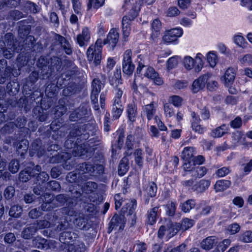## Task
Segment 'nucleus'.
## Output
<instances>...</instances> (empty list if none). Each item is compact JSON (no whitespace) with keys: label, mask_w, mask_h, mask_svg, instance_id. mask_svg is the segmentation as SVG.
Wrapping results in <instances>:
<instances>
[{"label":"nucleus","mask_w":252,"mask_h":252,"mask_svg":"<svg viewBox=\"0 0 252 252\" xmlns=\"http://www.w3.org/2000/svg\"><path fill=\"white\" fill-rule=\"evenodd\" d=\"M25 23H26L25 20H22L18 22V33L22 38H24L25 36L28 35L31 31V26L29 25H25ZM27 23L28 24V22H27Z\"/></svg>","instance_id":"nucleus-24"},{"label":"nucleus","mask_w":252,"mask_h":252,"mask_svg":"<svg viewBox=\"0 0 252 252\" xmlns=\"http://www.w3.org/2000/svg\"><path fill=\"white\" fill-rule=\"evenodd\" d=\"M128 168V159L124 157L121 160L118 166V172L119 175L123 176L127 172Z\"/></svg>","instance_id":"nucleus-32"},{"label":"nucleus","mask_w":252,"mask_h":252,"mask_svg":"<svg viewBox=\"0 0 252 252\" xmlns=\"http://www.w3.org/2000/svg\"><path fill=\"white\" fill-rule=\"evenodd\" d=\"M17 47H4L3 45H0V48L2 51L4 57L6 59L11 58L14 55V51Z\"/></svg>","instance_id":"nucleus-46"},{"label":"nucleus","mask_w":252,"mask_h":252,"mask_svg":"<svg viewBox=\"0 0 252 252\" xmlns=\"http://www.w3.org/2000/svg\"><path fill=\"white\" fill-rule=\"evenodd\" d=\"M210 186V181L208 180H201L193 185L191 189L193 191L202 193L206 190Z\"/></svg>","instance_id":"nucleus-22"},{"label":"nucleus","mask_w":252,"mask_h":252,"mask_svg":"<svg viewBox=\"0 0 252 252\" xmlns=\"http://www.w3.org/2000/svg\"><path fill=\"white\" fill-rule=\"evenodd\" d=\"M230 185L231 182L229 180H219L216 183L214 189L217 192L223 191L228 188Z\"/></svg>","instance_id":"nucleus-30"},{"label":"nucleus","mask_w":252,"mask_h":252,"mask_svg":"<svg viewBox=\"0 0 252 252\" xmlns=\"http://www.w3.org/2000/svg\"><path fill=\"white\" fill-rule=\"evenodd\" d=\"M183 62L185 68L188 70H190L194 65V59L189 56L185 57Z\"/></svg>","instance_id":"nucleus-62"},{"label":"nucleus","mask_w":252,"mask_h":252,"mask_svg":"<svg viewBox=\"0 0 252 252\" xmlns=\"http://www.w3.org/2000/svg\"><path fill=\"white\" fill-rule=\"evenodd\" d=\"M148 194L151 197H155L157 191V187L154 182H150L147 188Z\"/></svg>","instance_id":"nucleus-54"},{"label":"nucleus","mask_w":252,"mask_h":252,"mask_svg":"<svg viewBox=\"0 0 252 252\" xmlns=\"http://www.w3.org/2000/svg\"><path fill=\"white\" fill-rule=\"evenodd\" d=\"M65 71L63 73L67 78L73 77L77 74L78 68L76 65L71 61L65 60L63 67Z\"/></svg>","instance_id":"nucleus-14"},{"label":"nucleus","mask_w":252,"mask_h":252,"mask_svg":"<svg viewBox=\"0 0 252 252\" xmlns=\"http://www.w3.org/2000/svg\"><path fill=\"white\" fill-rule=\"evenodd\" d=\"M161 28V22L158 19H155L152 24V33L151 38L155 41V39L159 35L160 30Z\"/></svg>","instance_id":"nucleus-26"},{"label":"nucleus","mask_w":252,"mask_h":252,"mask_svg":"<svg viewBox=\"0 0 252 252\" xmlns=\"http://www.w3.org/2000/svg\"><path fill=\"white\" fill-rule=\"evenodd\" d=\"M25 8L31 13H37L39 12L40 8L35 3L31 1H27L25 4Z\"/></svg>","instance_id":"nucleus-48"},{"label":"nucleus","mask_w":252,"mask_h":252,"mask_svg":"<svg viewBox=\"0 0 252 252\" xmlns=\"http://www.w3.org/2000/svg\"><path fill=\"white\" fill-rule=\"evenodd\" d=\"M9 16L15 20H18L23 18V13L18 10H12L9 11Z\"/></svg>","instance_id":"nucleus-64"},{"label":"nucleus","mask_w":252,"mask_h":252,"mask_svg":"<svg viewBox=\"0 0 252 252\" xmlns=\"http://www.w3.org/2000/svg\"><path fill=\"white\" fill-rule=\"evenodd\" d=\"M86 127L87 125L73 124L67 136L77 140L79 139V137L84 140L87 139L89 137V134L86 131Z\"/></svg>","instance_id":"nucleus-5"},{"label":"nucleus","mask_w":252,"mask_h":252,"mask_svg":"<svg viewBox=\"0 0 252 252\" xmlns=\"http://www.w3.org/2000/svg\"><path fill=\"white\" fill-rule=\"evenodd\" d=\"M33 112L40 122H44L48 118V112L46 111H44L41 107H37L35 108L33 110Z\"/></svg>","instance_id":"nucleus-31"},{"label":"nucleus","mask_w":252,"mask_h":252,"mask_svg":"<svg viewBox=\"0 0 252 252\" xmlns=\"http://www.w3.org/2000/svg\"><path fill=\"white\" fill-rule=\"evenodd\" d=\"M109 82L111 85L115 88L120 86V84H122L121 71L117 70L116 72L114 73V76L109 79Z\"/></svg>","instance_id":"nucleus-39"},{"label":"nucleus","mask_w":252,"mask_h":252,"mask_svg":"<svg viewBox=\"0 0 252 252\" xmlns=\"http://www.w3.org/2000/svg\"><path fill=\"white\" fill-rule=\"evenodd\" d=\"M19 88V85L17 82L15 81L10 82L7 85V92L10 95H14L18 92Z\"/></svg>","instance_id":"nucleus-41"},{"label":"nucleus","mask_w":252,"mask_h":252,"mask_svg":"<svg viewBox=\"0 0 252 252\" xmlns=\"http://www.w3.org/2000/svg\"><path fill=\"white\" fill-rule=\"evenodd\" d=\"M183 167L185 171L189 172L191 176L195 179L203 177L207 172V168L204 166L192 165L190 162H185Z\"/></svg>","instance_id":"nucleus-6"},{"label":"nucleus","mask_w":252,"mask_h":252,"mask_svg":"<svg viewBox=\"0 0 252 252\" xmlns=\"http://www.w3.org/2000/svg\"><path fill=\"white\" fill-rule=\"evenodd\" d=\"M127 113L129 120L131 122H134L137 115V106L134 102L128 105Z\"/></svg>","instance_id":"nucleus-29"},{"label":"nucleus","mask_w":252,"mask_h":252,"mask_svg":"<svg viewBox=\"0 0 252 252\" xmlns=\"http://www.w3.org/2000/svg\"><path fill=\"white\" fill-rule=\"evenodd\" d=\"M142 155V151L140 149H136L134 153L135 162L140 167L143 165Z\"/></svg>","instance_id":"nucleus-53"},{"label":"nucleus","mask_w":252,"mask_h":252,"mask_svg":"<svg viewBox=\"0 0 252 252\" xmlns=\"http://www.w3.org/2000/svg\"><path fill=\"white\" fill-rule=\"evenodd\" d=\"M78 201L76 199L73 200V199H69L66 202V206L61 209V213L69 216H76L77 212L75 207Z\"/></svg>","instance_id":"nucleus-10"},{"label":"nucleus","mask_w":252,"mask_h":252,"mask_svg":"<svg viewBox=\"0 0 252 252\" xmlns=\"http://www.w3.org/2000/svg\"><path fill=\"white\" fill-rule=\"evenodd\" d=\"M85 249L84 244L80 241L67 245V252H85Z\"/></svg>","instance_id":"nucleus-23"},{"label":"nucleus","mask_w":252,"mask_h":252,"mask_svg":"<svg viewBox=\"0 0 252 252\" xmlns=\"http://www.w3.org/2000/svg\"><path fill=\"white\" fill-rule=\"evenodd\" d=\"M76 226L79 229L87 230L89 228L88 226V219L83 215L79 216L74 221Z\"/></svg>","instance_id":"nucleus-27"},{"label":"nucleus","mask_w":252,"mask_h":252,"mask_svg":"<svg viewBox=\"0 0 252 252\" xmlns=\"http://www.w3.org/2000/svg\"><path fill=\"white\" fill-rule=\"evenodd\" d=\"M132 52L128 49L125 51L123 56L122 63L123 71L125 74L131 75L132 74L135 66L131 61Z\"/></svg>","instance_id":"nucleus-8"},{"label":"nucleus","mask_w":252,"mask_h":252,"mask_svg":"<svg viewBox=\"0 0 252 252\" xmlns=\"http://www.w3.org/2000/svg\"><path fill=\"white\" fill-rule=\"evenodd\" d=\"M195 201L193 199H189L181 204L182 210L185 212H189L195 206Z\"/></svg>","instance_id":"nucleus-44"},{"label":"nucleus","mask_w":252,"mask_h":252,"mask_svg":"<svg viewBox=\"0 0 252 252\" xmlns=\"http://www.w3.org/2000/svg\"><path fill=\"white\" fill-rule=\"evenodd\" d=\"M230 172L231 169L229 167H223L217 170L216 172V174L219 177H223Z\"/></svg>","instance_id":"nucleus-63"},{"label":"nucleus","mask_w":252,"mask_h":252,"mask_svg":"<svg viewBox=\"0 0 252 252\" xmlns=\"http://www.w3.org/2000/svg\"><path fill=\"white\" fill-rule=\"evenodd\" d=\"M14 35L11 33H7L4 36L5 42H0V45H5L7 47H16V41L14 39Z\"/></svg>","instance_id":"nucleus-33"},{"label":"nucleus","mask_w":252,"mask_h":252,"mask_svg":"<svg viewBox=\"0 0 252 252\" xmlns=\"http://www.w3.org/2000/svg\"><path fill=\"white\" fill-rule=\"evenodd\" d=\"M19 169V163L16 159H12L9 162L8 165L9 170L12 173H16Z\"/></svg>","instance_id":"nucleus-59"},{"label":"nucleus","mask_w":252,"mask_h":252,"mask_svg":"<svg viewBox=\"0 0 252 252\" xmlns=\"http://www.w3.org/2000/svg\"><path fill=\"white\" fill-rule=\"evenodd\" d=\"M210 74H206L200 76L198 79L195 80L192 85V91L196 93L203 89L207 83L209 78Z\"/></svg>","instance_id":"nucleus-11"},{"label":"nucleus","mask_w":252,"mask_h":252,"mask_svg":"<svg viewBox=\"0 0 252 252\" xmlns=\"http://www.w3.org/2000/svg\"><path fill=\"white\" fill-rule=\"evenodd\" d=\"M90 38V32L89 29L87 28H85L83 29L82 33L77 36V43L80 46H84L86 45Z\"/></svg>","instance_id":"nucleus-21"},{"label":"nucleus","mask_w":252,"mask_h":252,"mask_svg":"<svg viewBox=\"0 0 252 252\" xmlns=\"http://www.w3.org/2000/svg\"><path fill=\"white\" fill-rule=\"evenodd\" d=\"M23 212V207L18 205H14L11 207L9 211V215L14 218L20 217Z\"/></svg>","instance_id":"nucleus-40"},{"label":"nucleus","mask_w":252,"mask_h":252,"mask_svg":"<svg viewBox=\"0 0 252 252\" xmlns=\"http://www.w3.org/2000/svg\"><path fill=\"white\" fill-rule=\"evenodd\" d=\"M193 224V220L188 218H185L182 220V223L180 224L181 230L183 231H186L191 227Z\"/></svg>","instance_id":"nucleus-52"},{"label":"nucleus","mask_w":252,"mask_h":252,"mask_svg":"<svg viewBox=\"0 0 252 252\" xmlns=\"http://www.w3.org/2000/svg\"><path fill=\"white\" fill-rule=\"evenodd\" d=\"M217 242V240L215 236H209L202 241L200 247L204 250L209 251L213 249Z\"/></svg>","instance_id":"nucleus-20"},{"label":"nucleus","mask_w":252,"mask_h":252,"mask_svg":"<svg viewBox=\"0 0 252 252\" xmlns=\"http://www.w3.org/2000/svg\"><path fill=\"white\" fill-rule=\"evenodd\" d=\"M166 214L169 216H173L175 215L176 211V205L173 202H168L166 205Z\"/></svg>","instance_id":"nucleus-60"},{"label":"nucleus","mask_w":252,"mask_h":252,"mask_svg":"<svg viewBox=\"0 0 252 252\" xmlns=\"http://www.w3.org/2000/svg\"><path fill=\"white\" fill-rule=\"evenodd\" d=\"M77 140L73 138L67 136V139L64 143V147L70 151L75 148V147L77 145Z\"/></svg>","instance_id":"nucleus-50"},{"label":"nucleus","mask_w":252,"mask_h":252,"mask_svg":"<svg viewBox=\"0 0 252 252\" xmlns=\"http://www.w3.org/2000/svg\"><path fill=\"white\" fill-rule=\"evenodd\" d=\"M102 83L98 79H94L92 82V90L91 95V99L92 102H96L97 100L98 95L99 94Z\"/></svg>","instance_id":"nucleus-17"},{"label":"nucleus","mask_w":252,"mask_h":252,"mask_svg":"<svg viewBox=\"0 0 252 252\" xmlns=\"http://www.w3.org/2000/svg\"><path fill=\"white\" fill-rule=\"evenodd\" d=\"M123 110V108L121 104H120L118 100H115L113 105L112 114L113 117L117 119L119 118Z\"/></svg>","instance_id":"nucleus-36"},{"label":"nucleus","mask_w":252,"mask_h":252,"mask_svg":"<svg viewBox=\"0 0 252 252\" xmlns=\"http://www.w3.org/2000/svg\"><path fill=\"white\" fill-rule=\"evenodd\" d=\"M158 216V207H155L150 209L147 212L146 223L153 225L157 221Z\"/></svg>","instance_id":"nucleus-19"},{"label":"nucleus","mask_w":252,"mask_h":252,"mask_svg":"<svg viewBox=\"0 0 252 252\" xmlns=\"http://www.w3.org/2000/svg\"><path fill=\"white\" fill-rule=\"evenodd\" d=\"M119 34L117 30L115 29H112L109 32L106 39L103 40V44L108 43L111 46L112 49L116 46L119 40Z\"/></svg>","instance_id":"nucleus-16"},{"label":"nucleus","mask_w":252,"mask_h":252,"mask_svg":"<svg viewBox=\"0 0 252 252\" xmlns=\"http://www.w3.org/2000/svg\"><path fill=\"white\" fill-rule=\"evenodd\" d=\"M32 244L39 249L47 250L51 248L53 242L40 236H36L32 240Z\"/></svg>","instance_id":"nucleus-15"},{"label":"nucleus","mask_w":252,"mask_h":252,"mask_svg":"<svg viewBox=\"0 0 252 252\" xmlns=\"http://www.w3.org/2000/svg\"><path fill=\"white\" fill-rule=\"evenodd\" d=\"M224 83L226 86H229L234 80L235 73L233 68H228L225 71L224 75Z\"/></svg>","instance_id":"nucleus-28"},{"label":"nucleus","mask_w":252,"mask_h":252,"mask_svg":"<svg viewBox=\"0 0 252 252\" xmlns=\"http://www.w3.org/2000/svg\"><path fill=\"white\" fill-rule=\"evenodd\" d=\"M90 110L89 106L86 104H83L74 111L71 112L69 115V120L72 122L78 121H85L89 117Z\"/></svg>","instance_id":"nucleus-4"},{"label":"nucleus","mask_w":252,"mask_h":252,"mask_svg":"<svg viewBox=\"0 0 252 252\" xmlns=\"http://www.w3.org/2000/svg\"><path fill=\"white\" fill-rule=\"evenodd\" d=\"M167 228L169 231L170 234H171V236L175 235L180 230H181L180 223L173 222L171 221L167 223Z\"/></svg>","instance_id":"nucleus-35"},{"label":"nucleus","mask_w":252,"mask_h":252,"mask_svg":"<svg viewBox=\"0 0 252 252\" xmlns=\"http://www.w3.org/2000/svg\"><path fill=\"white\" fill-rule=\"evenodd\" d=\"M37 231V227L35 224H30L24 228L21 233V236L25 239H30Z\"/></svg>","instance_id":"nucleus-18"},{"label":"nucleus","mask_w":252,"mask_h":252,"mask_svg":"<svg viewBox=\"0 0 252 252\" xmlns=\"http://www.w3.org/2000/svg\"><path fill=\"white\" fill-rule=\"evenodd\" d=\"M126 222L124 215L115 214L113 217L110 222L109 232L113 228L116 227H119V229H123Z\"/></svg>","instance_id":"nucleus-13"},{"label":"nucleus","mask_w":252,"mask_h":252,"mask_svg":"<svg viewBox=\"0 0 252 252\" xmlns=\"http://www.w3.org/2000/svg\"><path fill=\"white\" fill-rule=\"evenodd\" d=\"M105 0H89L88 8L90 9L92 6L94 8H98L102 6Z\"/></svg>","instance_id":"nucleus-57"},{"label":"nucleus","mask_w":252,"mask_h":252,"mask_svg":"<svg viewBox=\"0 0 252 252\" xmlns=\"http://www.w3.org/2000/svg\"><path fill=\"white\" fill-rule=\"evenodd\" d=\"M78 91V87L76 84L71 83L64 88L63 91V94L64 96L71 95Z\"/></svg>","instance_id":"nucleus-38"},{"label":"nucleus","mask_w":252,"mask_h":252,"mask_svg":"<svg viewBox=\"0 0 252 252\" xmlns=\"http://www.w3.org/2000/svg\"><path fill=\"white\" fill-rule=\"evenodd\" d=\"M61 59L57 57H53L50 59L44 57L39 58L37 62V66L40 69L43 79L48 78L53 72L59 71L62 66Z\"/></svg>","instance_id":"nucleus-1"},{"label":"nucleus","mask_w":252,"mask_h":252,"mask_svg":"<svg viewBox=\"0 0 252 252\" xmlns=\"http://www.w3.org/2000/svg\"><path fill=\"white\" fill-rule=\"evenodd\" d=\"M21 0H3L0 2V9L5 7H16L20 3Z\"/></svg>","instance_id":"nucleus-37"},{"label":"nucleus","mask_w":252,"mask_h":252,"mask_svg":"<svg viewBox=\"0 0 252 252\" xmlns=\"http://www.w3.org/2000/svg\"><path fill=\"white\" fill-rule=\"evenodd\" d=\"M103 44V41L101 39H98L95 46H90L87 50V58L89 61L94 60V63L95 66L100 63L101 60V50L102 44Z\"/></svg>","instance_id":"nucleus-3"},{"label":"nucleus","mask_w":252,"mask_h":252,"mask_svg":"<svg viewBox=\"0 0 252 252\" xmlns=\"http://www.w3.org/2000/svg\"><path fill=\"white\" fill-rule=\"evenodd\" d=\"M207 58V61L211 66L214 67L216 66L218 62V58L215 53L213 52H209Z\"/></svg>","instance_id":"nucleus-55"},{"label":"nucleus","mask_w":252,"mask_h":252,"mask_svg":"<svg viewBox=\"0 0 252 252\" xmlns=\"http://www.w3.org/2000/svg\"><path fill=\"white\" fill-rule=\"evenodd\" d=\"M34 174H33V171L31 170H22L19 173V180L23 182H27L32 177H34Z\"/></svg>","instance_id":"nucleus-42"},{"label":"nucleus","mask_w":252,"mask_h":252,"mask_svg":"<svg viewBox=\"0 0 252 252\" xmlns=\"http://www.w3.org/2000/svg\"><path fill=\"white\" fill-rule=\"evenodd\" d=\"M194 148L193 147H186L184 148L182 153V158L185 161V162H190L191 163L192 158H193Z\"/></svg>","instance_id":"nucleus-25"},{"label":"nucleus","mask_w":252,"mask_h":252,"mask_svg":"<svg viewBox=\"0 0 252 252\" xmlns=\"http://www.w3.org/2000/svg\"><path fill=\"white\" fill-rule=\"evenodd\" d=\"M133 15L131 16H125L122 19L123 32L125 40L130 33L129 22L133 20L137 16V12L136 10H133Z\"/></svg>","instance_id":"nucleus-12"},{"label":"nucleus","mask_w":252,"mask_h":252,"mask_svg":"<svg viewBox=\"0 0 252 252\" xmlns=\"http://www.w3.org/2000/svg\"><path fill=\"white\" fill-rule=\"evenodd\" d=\"M29 142L26 139L21 140L17 145V151L18 154L23 156L24 154L27 153L28 149Z\"/></svg>","instance_id":"nucleus-43"},{"label":"nucleus","mask_w":252,"mask_h":252,"mask_svg":"<svg viewBox=\"0 0 252 252\" xmlns=\"http://www.w3.org/2000/svg\"><path fill=\"white\" fill-rule=\"evenodd\" d=\"M55 42H54L52 45V49H55V47L56 45H60L63 51L67 55H71L72 53V48L69 41L63 36L55 33L54 37Z\"/></svg>","instance_id":"nucleus-7"},{"label":"nucleus","mask_w":252,"mask_h":252,"mask_svg":"<svg viewBox=\"0 0 252 252\" xmlns=\"http://www.w3.org/2000/svg\"><path fill=\"white\" fill-rule=\"evenodd\" d=\"M227 128L225 124L217 127L212 131L211 135L214 138L220 137L222 136L227 132Z\"/></svg>","instance_id":"nucleus-34"},{"label":"nucleus","mask_w":252,"mask_h":252,"mask_svg":"<svg viewBox=\"0 0 252 252\" xmlns=\"http://www.w3.org/2000/svg\"><path fill=\"white\" fill-rule=\"evenodd\" d=\"M77 238L78 234L74 232L72 229L68 228V230L63 231L60 233L59 240L61 242L63 243L64 245H62L61 248H62L63 246H64V248H65L66 243L75 241Z\"/></svg>","instance_id":"nucleus-9"},{"label":"nucleus","mask_w":252,"mask_h":252,"mask_svg":"<svg viewBox=\"0 0 252 252\" xmlns=\"http://www.w3.org/2000/svg\"><path fill=\"white\" fill-rule=\"evenodd\" d=\"M74 157H81L84 156L87 153V150L84 146L82 145H77L75 148L70 151Z\"/></svg>","instance_id":"nucleus-47"},{"label":"nucleus","mask_w":252,"mask_h":252,"mask_svg":"<svg viewBox=\"0 0 252 252\" xmlns=\"http://www.w3.org/2000/svg\"><path fill=\"white\" fill-rule=\"evenodd\" d=\"M15 189L12 186H8L4 191V196L6 199H11L15 194Z\"/></svg>","instance_id":"nucleus-61"},{"label":"nucleus","mask_w":252,"mask_h":252,"mask_svg":"<svg viewBox=\"0 0 252 252\" xmlns=\"http://www.w3.org/2000/svg\"><path fill=\"white\" fill-rule=\"evenodd\" d=\"M76 169L79 171V174L88 173L91 176H97L104 172V167L102 165L97 164L94 165L90 162L79 164Z\"/></svg>","instance_id":"nucleus-2"},{"label":"nucleus","mask_w":252,"mask_h":252,"mask_svg":"<svg viewBox=\"0 0 252 252\" xmlns=\"http://www.w3.org/2000/svg\"><path fill=\"white\" fill-rule=\"evenodd\" d=\"M143 111L146 113L148 120H151L156 112L153 103L145 105Z\"/></svg>","instance_id":"nucleus-45"},{"label":"nucleus","mask_w":252,"mask_h":252,"mask_svg":"<svg viewBox=\"0 0 252 252\" xmlns=\"http://www.w3.org/2000/svg\"><path fill=\"white\" fill-rule=\"evenodd\" d=\"M49 179V176L46 172H40L36 177V183L40 182L41 184H43L47 182Z\"/></svg>","instance_id":"nucleus-56"},{"label":"nucleus","mask_w":252,"mask_h":252,"mask_svg":"<svg viewBox=\"0 0 252 252\" xmlns=\"http://www.w3.org/2000/svg\"><path fill=\"white\" fill-rule=\"evenodd\" d=\"M61 213V209L60 210H56L53 212L47 214L44 217L45 219L50 220L52 222H55L59 220V215Z\"/></svg>","instance_id":"nucleus-49"},{"label":"nucleus","mask_w":252,"mask_h":252,"mask_svg":"<svg viewBox=\"0 0 252 252\" xmlns=\"http://www.w3.org/2000/svg\"><path fill=\"white\" fill-rule=\"evenodd\" d=\"M97 188L96 183L94 182H87L83 186V189L87 193L94 191Z\"/></svg>","instance_id":"nucleus-51"},{"label":"nucleus","mask_w":252,"mask_h":252,"mask_svg":"<svg viewBox=\"0 0 252 252\" xmlns=\"http://www.w3.org/2000/svg\"><path fill=\"white\" fill-rule=\"evenodd\" d=\"M42 215L40 208H33L30 211L28 215L32 219H36Z\"/></svg>","instance_id":"nucleus-58"}]
</instances>
